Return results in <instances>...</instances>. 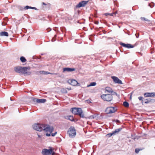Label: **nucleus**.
Here are the masks:
<instances>
[{"mask_svg":"<svg viewBox=\"0 0 155 155\" xmlns=\"http://www.w3.org/2000/svg\"><path fill=\"white\" fill-rule=\"evenodd\" d=\"M78 115L81 117L84 118V114H83L82 110H81V111L79 112Z\"/></svg>","mask_w":155,"mask_h":155,"instance_id":"22","label":"nucleus"},{"mask_svg":"<svg viewBox=\"0 0 155 155\" xmlns=\"http://www.w3.org/2000/svg\"><path fill=\"white\" fill-rule=\"evenodd\" d=\"M144 96L145 97H155V92H147L144 94Z\"/></svg>","mask_w":155,"mask_h":155,"instance_id":"12","label":"nucleus"},{"mask_svg":"<svg viewBox=\"0 0 155 155\" xmlns=\"http://www.w3.org/2000/svg\"><path fill=\"white\" fill-rule=\"evenodd\" d=\"M116 111L115 107H107L105 110L107 114H111L114 113Z\"/></svg>","mask_w":155,"mask_h":155,"instance_id":"7","label":"nucleus"},{"mask_svg":"<svg viewBox=\"0 0 155 155\" xmlns=\"http://www.w3.org/2000/svg\"><path fill=\"white\" fill-rule=\"evenodd\" d=\"M61 91L64 93H67V91L66 88H62L61 90Z\"/></svg>","mask_w":155,"mask_h":155,"instance_id":"26","label":"nucleus"},{"mask_svg":"<svg viewBox=\"0 0 155 155\" xmlns=\"http://www.w3.org/2000/svg\"><path fill=\"white\" fill-rule=\"evenodd\" d=\"M42 4H43V5H46V4H45V3L44 2H43V3H42Z\"/></svg>","mask_w":155,"mask_h":155,"instance_id":"39","label":"nucleus"},{"mask_svg":"<svg viewBox=\"0 0 155 155\" xmlns=\"http://www.w3.org/2000/svg\"><path fill=\"white\" fill-rule=\"evenodd\" d=\"M96 83L95 82H93L91 83L89 85H87V87H88L90 86H94L96 85Z\"/></svg>","mask_w":155,"mask_h":155,"instance_id":"24","label":"nucleus"},{"mask_svg":"<svg viewBox=\"0 0 155 155\" xmlns=\"http://www.w3.org/2000/svg\"><path fill=\"white\" fill-rule=\"evenodd\" d=\"M120 44L123 47L127 48H132L134 47V45H132L129 44H125L122 42H120Z\"/></svg>","mask_w":155,"mask_h":155,"instance_id":"9","label":"nucleus"},{"mask_svg":"<svg viewBox=\"0 0 155 155\" xmlns=\"http://www.w3.org/2000/svg\"><path fill=\"white\" fill-rule=\"evenodd\" d=\"M31 9H35V10H37V8L35 7H31Z\"/></svg>","mask_w":155,"mask_h":155,"instance_id":"35","label":"nucleus"},{"mask_svg":"<svg viewBox=\"0 0 155 155\" xmlns=\"http://www.w3.org/2000/svg\"><path fill=\"white\" fill-rule=\"evenodd\" d=\"M68 89H69V90H71V89L69 88Z\"/></svg>","mask_w":155,"mask_h":155,"instance_id":"45","label":"nucleus"},{"mask_svg":"<svg viewBox=\"0 0 155 155\" xmlns=\"http://www.w3.org/2000/svg\"><path fill=\"white\" fill-rule=\"evenodd\" d=\"M140 150H141V149H139V148H136L135 149V152L136 153H139V151Z\"/></svg>","mask_w":155,"mask_h":155,"instance_id":"28","label":"nucleus"},{"mask_svg":"<svg viewBox=\"0 0 155 155\" xmlns=\"http://www.w3.org/2000/svg\"><path fill=\"white\" fill-rule=\"evenodd\" d=\"M70 84L73 86H76L78 84H79L76 80L74 79L71 80Z\"/></svg>","mask_w":155,"mask_h":155,"instance_id":"15","label":"nucleus"},{"mask_svg":"<svg viewBox=\"0 0 155 155\" xmlns=\"http://www.w3.org/2000/svg\"><path fill=\"white\" fill-rule=\"evenodd\" d=\"M33 101L34 102H35L38 103H45L46 101V100L45 99H38L35 98L33 99Z\"/></svg>","mask_w":155,"mask_h":155,"instance_id":"13","label":"nucleus"},{"mask_svg":"<svg viewBox=\"0 0 155 155\" xmlns=\"http://www.w3.org/2000/svg\"><path fill=\"white\" fill-rule=\"evenodd\" d=\"M143 98V97H138V98L139 99V100H140V101L142 100Z\"/></svg>","mask_w":155,"mask_h":155,"instance_id":"34","label":"nucleus"},{"mask_svg":"<svg viewBox=\"0 0 155 155\" xmlns=\"http://www.w3.org/2000/svg\"><path fill=\"white\" fill-rule=\"evenodd\" d=\"M33 129L37 131H41L43 130L47 132L45 135L47 137L50 136L54 130V128L52 127L45 125L43 124H35L33 126Z\"/></svg>","mask_w":155,"mask_h":155,"instance_id":"1","label":"nucleus"},{"mask_svg":"<svg viewBox=\"0 0 155 155\" xmlns=\"http://www.w3.org/2000/svg\"><path fill=\"white\" fill-rule=\"evenodd\" d=\"M65 118L66 119L69 120L70 121H74V118L71 115H69V116H67L65 117Z\"/></svg>","mask_w":155,"mask_h":155,"instance_id":"16","label":"nucleus"},{"mask_svg":"<svg viewBox=\"0 0 155 155\" xmlns=\"http://www.w3.org/2000/svg\"><path fill=\"white\" fill-rule=\"evenodd\" d=\"M88 2V1H82L80 2L77 5L76 8H80L81 7H84L85 6Z\"/></svg>","mask_w":155,"mask_h":155,"instance_id":"8","label":"nucleus"},{"mask_svg":"<svg viewBox=\"0 0 155 155\" xmlns=\"http://www.w3.org/2000/svg\"><path fill=\"white\" fill-rule=\"evenodd\" d=\"M133 139L134 140H135V138H133Z\"/></svg>","mask_w":155,"mask_h":155,"instance_id":"42","label":"nucleus"},{"mask_svg":"<svg viewBox=\"0 0 155 155\" xmlns=\"http://www.w3.org/2000/svg\"><path fill=\"white\" fill-rule=\"evenodd\" d=\"M41 153L43 155H54L55 153L53 151L52 148L49 149H44L42 150Z\"/></svg>","mask_w":155,"mask_h":155,"instance_id":"3","label":"nucleus"},{"mask_svg":"<svg viewBox=\"0 0 155 155\" xmlns=\"http://www.w3.org/2000/svg\"><path fill=\"white\" fill-rule=\"evenodd\" d=\"M124 106L126 107H128L129 106V104L127 101H124L123 103Z\"/></svg>","mask_w":155,"mask_h":155,"instance_id":"25","label":"nucleus"},{"mask_svg":"<svg viewBox=\"0 0 155 155\" xmlns=\"http://www.w3.org/2000/svg\"><path fill=\"white\" fill-rule=\"evenodd\" d=\"M101 98L104 101H110L112 100L113 96L110 94H104L101 96Z\"/></svg>","mask_w":155,"mask_h":155,"instance_id":"4","label":"nucleus"},{"mask_svg":"<svg viewBox=\"0 0 155 155\" xmlns=\"http://www.w3.org/2000/svg\"><path fill=\"white\" fill-rule=\"evenodd\" d=\"M98 23H99L98 22V21H97L95 23V24H98Z\"/></svg>","mask_w":155,"mask_h":155,"instance_id":"40","label":"nucleus"},{"mask_svg":"<svg viewBox=\"0 0 155 155\" xmlns=\"http://www.w3.org/2000/svg\"><path fill=\"white\" fill-rule=\"evenodd\" d=\"M57 134V132H55L54 133H52L51 134V136L52 137L54 136L56 134Z\"/></svg>","mask_w":155,"mask_h":155,"instance_id":"33","label":"nucleus"},{"mask_svg":"<svg viewBox=\"0 0 155 155\" xmlns=\"http://www.w3.org/2000/svg\"><path fill=\"white\" fill-rule=\"evenodd\" d=\"M114 94H116V95H117V93H116V92H114Z\"/></svg>","mask_w":155,"mask_h":155,"instance_id":"41","label":"nucleus"},{"mask_svg":"<svg viewBox=\"0 0 155 155\" xmlns=\"http://www.w3.org/2000/svg\"><path fill=\"white\" fill-rule=\"evenodd\" d=\"M31 7L27 5L24 7V9L25 10H26V9H28L29 8L31 9Z\"/></svg>","mask_w":155,"mask_h":155,"instance_id":"29","label":"nucleus"},{"mask_svg":"<svg viewBox=\"0 0 155 155\" xmlns=\"http://www.w3.org/2000/svg\"><path fill=\"white\" fill-rule=\"evenodd\" d=\"M105 90L109 93H112L113 91L112 89L111 88L108 87L105 88Z\"/></svg>","mask_w":155,"mask_h":155,"instance_id":"19","label":"nucleus"},{"mask_svg":"<svg viewBox=\"0 0 155 155\" xmlns=\"http://www.w3.org/2000/svg\"><path fill=\"white\" fill-rule=\"evenodd\" d=\"M68 134L70 137L72 138L74 137L76 134L74 127H70L68 130Z\"/></svg>","mask_w":155,"mask_h":155,"instance_id":"2","label":"nucleus"},{"mask_svg":"<svg viewBox=\"0 0 155 155\" xmlns=\"http://www.w3.org/2000/svg\"><path fill=\"white\" fill-rule=\"evenodd\" d=\"M10 100H11V101H12V99H11V98H10Z\"/></svg>","mask_w":155,"mask_h":155,"instance_id":"43","label":"nucleus"},{"mask_svg":"<svg viewBox=\"0 0 155 155\" xmlns=\"http://www.w3.org/2000/svg\"><path fill=\"white\" fill-rule=\"evenodd\" d=\"M30 68L29 67H22V74L25 75H29L31 74L30 71H28L27 70H30Z\"/></svg>","mask_w":155,"mask_h":155,"instance_id":"5","label":"nucleus"},{"mask_svg":"<svg viewBox=\"0 0 155 155\" xmlns=\"http://www.w3.org/2000/svg\"><path fill=\"white\" fill-rule=\"evenodd\" d=\"M56 35H55V37H56Z\"/></svg>","mask_w":155,"mask_h":155,"instance_id":"44","label":"nucleus"},{"mask_svg":"<svg viewBox=\"0 0 155 155\" xmlns=\"http://www.w3.org/2000/svg\"><path fill=\"white\" fill-rule=\"evenodd\" d=\"M22 67L19 66L15 67L14 68V70L16 72L22 74Z\"/></svg>","mask_w":155,"mask_h":155,"instance_id":"10","label":"nucleus"},{"mask_svg":"<svg viewBox=\"0 0 155 155\" xmlns=\"http://www.w3.org/2000/svg\"><path fill=\"white\" fill-rule=\"evenodd\" d=\"M95 117V115H91L90 117V118L91 119H94V118Z\"/></svg>","mask_w":155,"mask_h":155,"instance_id":"32","label":"nucleus"},{"mask_svg":"<svg viewBox=\"0 0 155 155\" xmlns=\"http://www.w3.org/2000/svg\"><path fill=\"white\" fill-rule=\"evenodd\" d=\"M148 5L150 6L151 8H152L154 6V4L153 2H152L150 4H149Z\"/></svg>","mask_w":155,"mask_h":155,"instance_id":"27","label":"nucleus"},{"mask_svg":"<svg viewBox=\"0 0 155 155\" xmlns=\"http://www.w3.org/2000/svg\"><path fill=\"white\" fill-rule=\"evenodd\" d=\"M114 134L113 133V131L111 133H109L107 134V135L109 137H110L111 136L113 135H114Z\"/></svg>","mask_w":155,"mask_h":155,"instance_id":"30","label":"nucleus"},{"mask_svg":"<svg viewBox=\"0 0 155 155\" xmlns=\"http://www.w3.org/2000/svg\"><path fill=\"white\" fill-rule=\"evenodd\" d=\"M131 136H132V137H133V135H132V134H131Z\"/></svg>","mask_w":155,"mask_h":155,"instance_id":"46","label":"nucleus"},{"mask_svg":"<svg viewBox=\"0 0 155 155\" xmlns=\"http://www.w3.org/2000/svg\"><path fill=\"white\" fill-rule=\"evenodd\" d=\"M122 130V128H120L117 129H116L114 131H113V133L114 135L118 134L119 132L121 131Z\"/></svg>","mask_w":155,"mask_h":155,"instance_id":"20","label":"nucleus"},{"mask_svg":"<svg viewBox=\"0 0 155 155\" xmlns=\"http://www.w3.org/2000/svg\"><path fill=\"white\" fill-rule=\"evenodd\" d=\"M81 108H78L76 107H73L71 108V111L72 113L75 115H78L81 110Z\"/></svg>","mask_w":155,"mask_h":155,"instance_id":"6","label":"nucleus"},{"mask_svg":"<svg viewBox=\"0 0 155 155\" xmlns=\"http://www.w3.org/2000/svg\"><path fill=\"white\" fill-rule=\"evenodd\" d=\"M115 122H116L117 123H120V121L119 120H116Z\"/></svg>","mask_w":155,"mask_h":155,"instance_id":"37","label":"nucleus"},{"mask_svg":"<svg viewBox=\"0 0 155 155\" xmlns=\"http://www.w3.org/2000/svg\"><path fill=\"white\" fill-rule=\"evenodd\" d=\"M38 138H41L42 137V135H41L39 134H38Z\"/></svg>","mask_w":155,"mask_h":155,"instance_id":"36","label":"nucleus"},{"mask_svg":"<svg viewBox=\"0 0 155 155\" xmlns=\"http://www.w3.org/2000/svg\"><path fill=\"white\" fill-rule=\"evenodd\" d=\"M141 19L142 20H143L144 21H149L147 19L145 18H144L142 17L141 18Z\"/></svg>","mask_w":155,"mask_h":155,"instance_id":"31","label":"nucleus"},{"mask_svg":"<svg viewBox=\"0 0 155 155\" xmlns=\"http://www.w3.org/2000/svg\"><path fill=\"white\" fill-rule=\"evenodd\" d=\"M153 100L150 98L145 99L144 100V103L145 104H148L151 101Z\"/></svg>","mask_w":155,"mask_h":155,"instance_id":"21","label":"nucleus"},{"mask_svg":"<svg viewBox=\"0 0 155 155\" xmlns=\"http://www.w3.org/2000/svg\"><path fill=\"white\" fill-rule=\"evenodd\" d=\"M20 60L22 63L25 62L27 61L26 59L23 56H22L20 57Z\"/></svg>","mask_w":155,"mask_h":155,"instance_id":"23","label":"nucleus"},{"mask_svg":"<svg viewBox=\"0 0 155 155\" xmlns=\"http://www.w3.org/2000/svg\"><path fill=\"white\" fill-rule=\"evenodd\" d=\"M55 39L54 38H53L51 40V41L52 42L54 41H55Z\"/></svg>","mask_w":155,"mask_h":155,"instance_id":"38","label":"nucleus"},{"mask_svg":"<svg viewBox=\"0 0 155 155\" xmlns=\"http://www.w3.org/2000/svg\"><path fill=\"white\" fill-rule=\"evenodd\" d=\"M112 78L113 79L115 83H117L120 84H123L121 81L118 79L117 77L115 76H112Z\"/></svg>","mask_w":155,"mask_h":155,"instance_id":"11","label":"nucleus"},{"mask_svg":"<svg viewBox=\"0 0 155 155\" xmlns=\"http://www.w3.org/2000/svg\"><path fill=\"white\" fill-rule=\"evenodd\" d=\"M40 73L41 74H54V73H49L48 71H40Z\"/></svg>","mask_w":155,"mask_h":155,"instance_id":"17","label":"nucleus"},{"mask_svg":"<svg viewBox=\"0 0 155 155\" xmlns=\"http://www.w3.org/2000/svg\"><path fill=\"white\" fill-rule=\"evenodd\" d=\"M0 36H8V34L7 32L2 31L0 32Z\"/></svg>","mask_w":155,"mask_h":155,"instance_id":"18","label":"nucleus"},{"mask_svg":"<svg viewBox=\"0 0 155 155\" xmlns=\"http://www.w3.org/2000/svg\"><path fill=\"white\" fill-rule=\"evenodd\" d=\"M75 69L74 68H63V72H71L74 71Z\"/></svg>","mask_w":155,"mask_h":155,"instance_id":"14","label":"nucleus"}]
</instances>
